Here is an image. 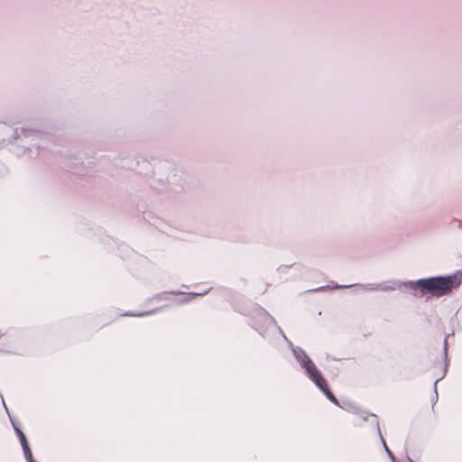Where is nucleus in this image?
I'll list each match as a JSON object with an SVG mask.
<instances>
[{"instance_id": "5", "label": "nucleus", "mask_w": 462, "mask_h": 462, "mask_svg": "<svg viewBox=\"0 0 462 462\" xmlns=\"http://www.w3.org/2000/svg\"><path fill=\"white\" fill-rule=\"evenodd\" d=\"M21 134H22V135H17V138H22V137L29 138L31 136L34 137L37 135V132L35 130L27 129V128H22Z\"/></svg>"}, {"instance_id": "6", "label": "nucleus", "mask_w": 462, "mask_h": 462, "mask_svg": "<svg viewBox=\"0 0 462 462\" xmlns=\"http://www.w3.org/2000/svg\"><path fill=\"white\" fill-rule=\"evenodd\" d=\"M152 313H153V311H149V312H144V313H130L128 315L129 316H134V317H142V316L149 315V314H152Z\"/></svg>"}, {"instance_id": "1", "label": "nucleus", "mask_w": 462, "mask_h": 462, "mask_svg": "<svg viewBox=\"0 0 462 462\" xmlns=\"http://www.w3.org/2000/svg\"><path fill=\"white\" fill-rule=\"evenodd\" d=\"M409 283L412 288H419L421 293H430L440 297L449 293L453 289L462 284V271L446 277H430L420 279L417 282H410Z\"/></svg>"}, {"instance_id": "8", "label": "nucleus", "mask_w": 462, "mask_h": 462, "mask_svg": "<svg viewBox=\"0 0 462 462\" xmlns=\"http://www.w3.org/2000/svg\"><path fill=\"white\" fill-rule=\"evenodd\" d=\"M383 445H384V448H385V449H386L387 453L389 454V456H390L391 457H393V454H392V452L388 449V448H387V446H386V444H385V442H384V441H383Z\"/></svg>"}, {"instance_id": "7", "label": "nucleus", "mask_w": 462, "mask_h": 462, "mask_svg": "<svg viewBox=\"0 0 462 462\" xmlns=\"http://www.w3.org/2000/svg\"><path fill=\"white\" fill-rule=\"evenodd\" d=\"M0 129H1L2 131H5V132H6V131H9V130H10V129H9V127H8L7 125H0Z\"/></svg>"}, {"instance_id": "2", "label": "nucleus", "mask_w": 462, "mask_h": 462, "mask_svg": "<svg viewBox=\"0 0 462 462\" xmlns=\"http://www.w3.org/2000/svg\"><path fill=\"white\" fill-rule=\"evenodd\" d=\"M293 355L297 361L300 364L301 367L305 369L308 376L315 384L325 393V395L335 404H338L337 398L327 387L326 381L317 369L313 362L300 348H293Z\"/></svg>"}, {"instance_id": "4", "label": "nucleus", "mask_w": 462, "mask_h": 462, "mask_svg": "<svg viewBox=\"0 0 462 462\" xmlns=\"http://www.w3.org/2000/svg\"><path fill=\"white\" fill-rule=\"evenodd\" d=\"M14 430L19 437V439H20L21 445L23 447V453H24L27 462H33L32 452L30 450V448L28 446V443H27L24 434L18 428H16L15 426H14Z\"/></svg>"}, {"instance_id": "3", "label": "nucleus", "mask_w": 462, "mask_h": 462, "mask_svg": "<svg viewBox=\"0 0 462 462\" xmlns=\"http://www.w3.org/2000/svg\"><path fill=\"white\" fill-rule=\"evenodd\" d=\"M293 355L297 361L300 364L301 367L305 369L308 376L315 384L325 393V395L335 404H338L337 398L327 387L326 381L317 369L313 362L300 348H293Z\"/></svg>"}]
</instances>
